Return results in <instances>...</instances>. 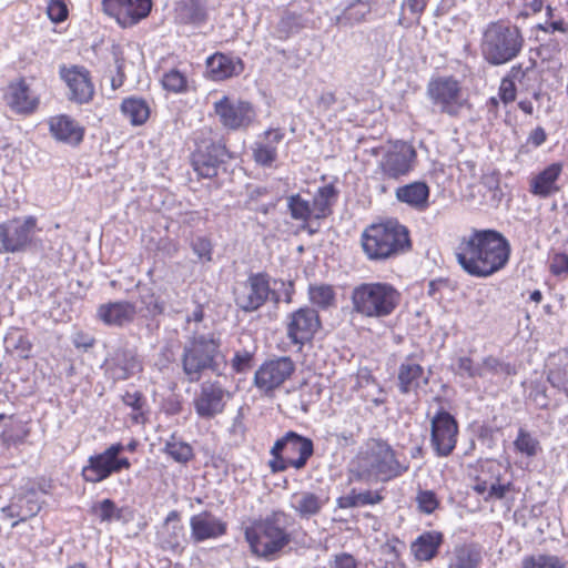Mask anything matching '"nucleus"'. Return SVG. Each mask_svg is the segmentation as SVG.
I'll use <instances>...</instances> for the list:
<instances>
[{"label":"nucleus","mask_w":568,"mask_h":568,"mask_svg":"<svg viewBox=\"0 0 568 568\" xmlns=\"http://www.w3.org/2000/svg\"><path fill=\"white\" fill-rule=\"evenodd\" d=\"M510 243L493 229L471 230L462 236L455 256L462 270L474 277H488L506 266L510 257Z\"/></svg>","instance_id":"f257e3e1"},{"label":"nucleus","mask_w":568,"mask_h":568,"mask_svg":"<svg viewBox=\"0 0 568 568\" xmlns=\"http://www.w3.org/2000/svg\"><path fill=\"white\" fill-rule=\"evenodd\" d=\"M408 469L409 463L400 458L388 442L372 438L353 463L351 473L355 480L371 485L394 480Z\"/></svg>","instance_id":"f03ea898"},{"label":"nucleus","mask_w":568,"mask_h":568,"mask_svg":"<svg viewBox=\"0 0 568 568\" xmlns=\"http://www.w3.org/2000/svg\"><path fill=\"white\" fill-rule=\"evenodd\" d=\"M182 369L190 383H196L204 372L222 375L225 356L221 351V338L214 333L195 334L184 345Z\"/></svg>","instance_id":"7ed1b4c3"},{"label":"nucleus","mask_w":568,"mask_h":568,"mask_svg":"<svg viewBox=\"0 0 568 568\" xmlns=\"http://www.w3.org/2000/svg\"><path fill=\"white\" fill-rule=\"evenodd\" d=\"M291 524V516L281 510L255 520L244 531L252 552L265 559H273L290 544L291 535L287 528Z\"/></svg>","instance_id":"20e7f679"},{"label":"nucleus","mask_w":568,"mask_h":568,"mask_svg":"<svg viewBox=\"0 0 568 568\" xmlns=\"http://www.w3.org/2000/svg\"><path fill=\"white\" fill-rule=\"evenodd\" d=\"M362 246L372 261H384L406 252L410 247L406 226L396 220L373 224L362 234Z\"/></svg>","instance_id":"39448f33"},{"label":"nucleus","mask_w":568,"mask_h":568,"mask_svg":"<svg viewBox=\"0 0 568 568\" xmlns=\"http://www.w3.org/2000/svg\"><path fill=\"white\" fill-rule=\"evenodd\" d=\"M352 312L367 318L389 316L399 305L400 293L387 282H367L351 292Z\"/></svg>","instance_id":"423d86ee"},{"label":"nucleus","mask_w":568,"mask_h":568,"mask_svg":"<svg viewBox=\"0 0 568 568\" xmlns=\"http://www.w3.org/2000/svg\"><path fill=\"white\" fill-rule=\"evenodd\" d=\"M524 38L518 28L504 21L490 22L484 30L480 52L490 65L514 60L521 51Z\"/></svg>","instance_id":"0eeeda50"},{"label":"nucleus","mask_w":568,"mask_h":568,"mask_svg":"<svg viewBox=\"0 0 568 568\" xmlns=\"http://www.w3.org/2000/svg\"><path fill=\"white\" fill-rule=\"evenodd\" d=\"M194 142L195 149L191 155L193 170L203 179L217 176L220 169L232 159V153L206 131L196 133Z\"/></svg>","instance_id":"6e6552de"},{"label":"nucleus","mask_w":568,"mask_h":568,"mask_svg":"<svg viewBox=\"0 0 568 568\" xmlns=\"http://www.w3.org/2000/svg\"><path fill=\"white\" fill-rule=\"evenodd\" d=\"M426 95L434 106L452 118L459 116L467 103L460 82L453 75L432 78L426 87Z\"/></svg>","instance_id":"1a4fd4ad"},{"label":"nucleus","mask_w":568,"mask_h":568,"mask_svg":"<svg viewBox=\"0 0 568 568\" xmlns=\"http://www.w3.org/2000/svg\"><path fill=\"white\" fill-rule=\"evenodd\" d=\"M271 277L265 272L251 273L235 291V304L245 313L260 310L270 298L278 303L280 295L271 288Z\"/></svg>","instance_id":"9d476101"},{"label":"nucleus","mask_w":568,"mask_h":568,"mask_svg":"<svg viewBox=\"0 0 568 568\" xmlns=\"http://www.w3.org/2000/svg\"><path fill=\"white\" fill-rule=\"evenodd\" d=\"M417 160L415 148L404 141H396L378 162L384 179L398 180L414 170Z\"/></svg>","instance_id":"9b49d317"},{"label":"nucleus","mask_w":568,"mask_h":568,"mask_svg":"<svg viewBox=\"0 0 568 568\" xmlns=\"http://www.w3.org/2000/svg\"><path fill=\"white\" fill-rule=\"evenodd\" d=\"M458 424L455 417L440 408L430 420V445L437 457H448L457 444Z\"/></svg>","instance_id":"f8f14e48"},{"label":"nucleus","mask_w":568,"mask_h":568,"mask_svg":"<svg viewBox=\"0 0 568 568\" xmlns=\"http://www.w3.org/2000/svg\"><path fill=\"white\" fill-rule=\"evenodd\" d=\"M102 368L106 378L116 383L128 381L141 373L143 365L133 348L119 346L108 353Z\"/></svg>","instance_id":"ddd939ff"},{"label":"nucleus","mask_w":568,"mask_h":568,"mask_svg":"<svg viewBox=\"0 0 568 568\" xmlns=\"http://www.w3.org/2000/svg\"><path fill=\"white\" fill-rule=\"evenodd\" d=\"M36 231L37 220L33 216L14 219L0 224V252L23 251L31 243Z\"/></svg>","instance_id":"4468645a"},{"label":"nucleus","mask_w":568,"mask_h":568,"mask_svg":"<svg viewBox=\"0 0 568 568\" xmlns=\"http://www.w3.org/2000/svg\"><path fill=\"white\" fill-rule=\"evenodd\" d=\"M214 112L221 124L229 130L246 129L255 119L253 105L247 101L231 99L223 95L214 102Z\"/></svg>","instance_id":"2eb2a0df"},{"label":"nucleus","mask_w":568,"mask_h":568,"mask_svg":"<svg viewBox=\"0 0 568 568\" xmlns=\"http://www.w3.org/2000/svg\"><path fill=\"white\" fill-rule=\"evenodd\" d=\"M60 79L68 88L67 98L77 104H87L94 97V84L88 69L81 65H60Z\"/></svg>","instance_id":"dca6fc26"},{"label":"nucleus","mask_w":568,"mask_h":568,"mask_svg":"<svg viewBox=\"0 0 568 568\" xmlns=\"http://www.w3.org/2000/svg\"><path fill=\"white\" fill-rule=\"evenodd\" d=\"M103 12L122 28H131L145 19L152 10L151 0H102Z\"/></svg>","instance_id":"f3484780"},{"label":"nucleus","mask_w":568,"mask_h":568,"mask_svg":"<svg viewBox=\"0 0 568 568\" xmlns=\"http://www.w3.org/2000/svg\"><path fill=\"white\" fill-rule=\"evenodd\" d=\"M295 372V363L290 356H277L265 361L254 374V384L265 392L274 390Z\"/></svg>","instance_id":"a211bd4d"},{"label":"nucleus","mask_w":568,"mask_h":568,"mask_svg":"<svg viewBox=\"0 0 568 568\" xmlns=\"http://www.w3.org/2000/svg\"><path fill=\"white\" fill-rule=\"evenodd\" d=\"M283 453L291 459V467L303 469L314 454V443L311 438L290 430L278 438L271 448V455Z\"/></svg>","instance_id":"6ab92c4d"},{"label":"nucleus","mask_w":568,"mask_h":568,"mask_svg":"<svg viewBox=\"0 0 568 568\" xmlns=\"http://www.w3.org/2000/svg\"><path fill=\"white\" fill-rule=\"evenodd\" d=\"M230 393L217 381L204 382L193 398V407L202 419H212L224 412Z\"/></svg>","instance_id":"aec40b11"},{"label":"nucleus","mask_w":568,"mask_h":568,"mask_svg":"<svg viewBox=\"0 0 568 568\" xmlns=\"http://www.w3.org/2000/svg\"><path fill=\"white\" fill-rule=\"evenodd\" d=\"M320 326L317 312L311 307H301L288 315L286 335L292 344L302 346L313 338Z\"/></svg>","instance_id":"412c9836"},{"label":"nucleus","mask_w":568,"mask_h":568,"mask_svg":"<svg viewBox=\"0 0 568 568\" xmlns=\"http://www.w3.org/2000/svg\"><path fill=\"white\" fill-rule=\"evenodd\" d=\"M191 539L200 544L210 539H217L227 531V524L211 511L204 510L190 518Z\"/></svg>","instance_id":"4be33fe9"},{"label":"nucleus","mask_w":568,"mask_h":568,"mask_svg":"<svg viewBox=\"0 0 568 568\" xmlns=\"http://www.w3.org/2000/svg\"><path fill=\"white\" fill-rule=\"evenodd\" d=\"M562 170V163L554 162L539 172L531 174L529 178V193L539 199H548L557 194L561 190L559 179Z\"/></svg>","instance_id":"5701e85b"},{"label":"nucleus","mask_w":568,"mask_h":568,"mask_svg":"<svg viewBox=\"0 0 568 568\" xmlns=\"http://www.w3.org/2000/svg\"><path fill=\"white\" fill-rule=\"evenodd\" d=\"M41 509L38 493L30 488L23 493L14 495L11 503L2 508V513L10 518H17L12 523V528L17 527L19 523L26 521L34 517Z\"/></svg>","instance_id":"b1692460"},{"label":"nucleus","mask_w":568,"mask_h":568,"mask_svg":"<svg viewBox=\"0 0 568 568\" xmlns=\"http://www.w3.org/2000/svg\"><path fill=\"white\" fill-rule=\"evenodd\" d=\"M52 138L70 146H78L84 138V128L67 114L51 116L48 121Z\"/></svg>","instance_id":"393cba45"},{"label":"nucleus","mask_w":568,"mask_h":568,"mask_svg":"<svg viewBox=\"0 0 568 568\" xmlns=\"http://www.w3.org/2000/svg\"><path fill=\"white\" fill-rule=\"evenodd\" d=\"M282 129H268L252 146L254 161L264 168H271L277 160V148L284 139Z\"/></svg>","instance_id":"a878e982"},{"label":"nucleus","mask_w":568,"mask_h":568,"mask_svg":"<svg viewBox=\"0 0 568 568\" xmlns=\"http://www.w3.org/2000/svg\"><path fill=\"white\" fill-rule=\"evenodd\" d=\"M158 542L163 550L180 552L185 542L184 526L180 521V514L172 510L168 514L164 523L156 535Z\"/></svg>","instance_id":"bb28decb"},{"label":"nucleus","mask_w":568,"mask_h":568,"mask_svg":"<svg viewBox=\"0 0 568 568\" xmlns=\"http://www.w3.org/2000/svg\"><path fill=\"white\" fill-rule=\"evenodd\" d=\"M113 449L111 445L103 452L89 456L87 465L81 470L85 483L99 484L114 474Z\"/></svg>","instance_id":"cd10ccee"},{"label":"nucleus","mask_w":568,"mask_h":568,"mask_svg":"<svg viewBox=\"0 0 568 568\" xmlns=\"http://www.w3.org/2000/svg\"><path fill=\"white\" fill-rule=\"evenodd\" d=\"M306 20L302 13L290 9L280 11L268 27L270 37L286 41L305 28Z\"/></svg>","instance_id":"c85d7f7f"},{"label":"nucleus","mask_w":568,"mask_h":568,"mask_svg":"<svg viewBox=\"0 0 568 568\" xmlns=\"http://www.w3.org/2000/svg\"><path fill=\"white\" fill-rule=\"evenodd\" d=\"M136 314L135 304L128 301L109 302L99 306L97 315L105 325L122 327Z\"/></svg>","instance_id":"c756f323"},{"label":"nucleus","mask_w":568,"mask_h":568,"mask_svg":"<svg viewBox=\"0 0 568 568\" xmlns=\"http://www.w3.org/2000/svg\"><path fill=\"white\" fill-rule=\"evenodd\" d=\"M8 105L16 113H32L39 103L38 95L23 81L11 83L6 95Z\"/></svg>","instance_id":"7c9ffc66"},{"label":"nucleus","mask_w":568,"mask_h":568,"mask_svg":"<svg viewBox=\"0 0 568 568\" xmlns=\"http://www.w3.org/2000/svg\"><path fill=\"white\" fill-rule=\"evenodd\" d=\"M428 375L419 364L406 361L398 367L397 387L403 395L417 393L419 388L428 384Z\"/></svg>","instance_id":"2f4dec72"},{"label":"nucleus","mask_w":568,"mask_h":568,"mask_svg":"<svg viewBox=\"0 0 568 568\" xmlns=\"http://www.w3.org/2000/svg\"><path fill=\"white\" fill-rule=\"evenodd\" d=\"M206 68L213 80L221 81L240 74L244 65L239 57L216 52L207 58Z\"/></svg>","instance_id":"473e14b6"},{"label":"nucleus","mask_w":568,"mask_h":568,"mask_svg":"<svg viewBox=\"0 0 568 568\" xmlns=\"http://www.w3.org/2000/svg\"><path fill=\"white\" fill-rule=\"evenodd\" d=\"M444 541L443 534L430 530L420 534L410 545V551L418 561H429L435 558Z\"/></svg>","instance_id":"72a5a7b5"},{"label":"nucleus","mask_w":568,"mask_h":568,"mask_svg":"<svg viewBox=\"0 0 568 568\" xmlns=\"http://www.w3.org/2000/svg\"><path fill=\"white\" fill-rule=\"evenodd\" d=\"M483 561V549L470 542L456 546L448 560L447 568H479Z\"/></svg>","instance_id":"f704fd0d"},{"label":"nucleus","mask_w":568,"mask_h":568,"mask_svg":"<svg viewBox=\"0 0 568 568\" xmlns=\"http://www.w3.org/2000/svg\"><path fill=\"white\" fill-rule=\"evenodd\" d=\"M396 199L416 210H424L428 205L429 186L422 181L397 187Z\"/></svg>","instance_id":"c9c22d12"},{"label":"nucleus","mask_w":568,"mask_h":568,"mask_svg":"<svg viewBox=\"0 0 568 568\" xmlns=\"http://www.w3.org/2000/svg\"><path fill=\"white\" fill-rule=\"evenodd\" d=\"M371 13V6L363 0H348L341 12L335 16L334 22L341 28H352L364 21Z\"/></svg>","instance_id":"e433bc0d"},{"label":"nucleus","mask_w":568,"mask_h":568,"mask_svg":"<svg viewBox=\"0 0 568 568\" xmlns=\"http://www.w3.org/2000/svg\"><path fill=\"white\" fill-rule=\"evenodd\" d=\"M4 349L11 356L28 359L31 356L32 343L27 332L18 327H10L3 338Z\"/></svg>","instance_id":"4c0bfd02"},{"label":"nucleus","mask_w":568,"mask_h":568,"mask_svg":"<svg viewBox=\"0 0 568 568\" xmlns=\"http://www.w3.org/2000/svg\"><path fill=\"white\" fill-rule=\"evenodd\" d=\"M291 507L301 518H311L317 515L325 505V500L311 491H301L292 495Z\"/></svg>","instance_id":"58836bf2"},{"label":"nucleus","mask_w":568,"mask_h":568,"mask_svg":"<svg viewBox=\"0 0 568 568\" xmlns=\"http://www.w3.org/2000/svg\"><path fill=\"white\" fill-rule=\"evenodd\" d=\"M338 190L329 183L317 189L313 197L314 217L322 220L333 212V205L338 199Z\"/></svg>","instance_id":"ea45409f"},{"label":"nucleus","mask_w":568,"mask_h":568,"mask_svg":"<svg viewBox=\"0 0 568 568\" xmlns=\"http://www.w3.org/2000/svg\"><path fill=\"white\" fill-rule=\"evenodd\" d=\"M120 110L134 126L144 124L150 116L148 102L138 97L125 98L120 105Z\"/></svg>","instance_id":"a19ab883"},{"label":"nucleus","mask_w":568,"mask_h":568,"mask_svg":"<svg viewBox=\"0 0 568 568\" xmlns=\"http://www.w3.org/2000/svg\"><path fill=\"white\" fill-rule=\"evenodd\" d=\"M163 453L175 463L186 465L194 458L193 447L173 433L164 442Z\"/></svg>","instance_id":"79ce46f5"},{"label":"nucleus","mask_w":568,"mask_h":568,"mask_svg":"<svg viewBox=\"0 0 568 568\" xmlns=\"http://www.w3.org/2000/svg\"><path fill=\"white\" fill-rule=\"evenodd\" d=\"M507 74L515 84H518L525 91L534 89L538 81V72L535 68V62L531 60L527 65L523 63L513 65Z\"/></svg>","instance_id":"37998d69"},{"label":"nucleus","mask_w":568,"mask_h":568,"mask_svg":"<svg viewBox=\"0 0 568 568\" xmlns=\"http://www.w3.org/2000/svg\"><path fill=\"white\" fill-rule=\"evenodd\" d=\"M122 402L132 409L131 417L135 424H143L145 422L146 399L140 390H126L122 395Z\"/></svg>","instance_id":"c03bdc74"},{"label":"nucleus","mask_w":568,"mask_h":568,"mask_svg":"<svg viewBox=\"0 0 568 568\" xmlns=\"http://www.w3.org/2000/svg\"><path fill=\"white\" fill-rule=\"evenodd\" d=\"M514 447L517 453L528 458L536 457L541 450L539 440L523 427L518 429L517 437L514 440Z\"/></svg>","instance_id":"a18cd8bd"},{"label":"nucleus","mask_w":568,"mask_h":568,"mask_svg":"<svg viewBox=\"0 0 568 568\" xmlns=\"http://www.w3.org/2000/svg\"><path fill=\"white\" fill-rule=\"evenodd\" d=\"M480 371L483 372V378L491 375L498 378H506L516 374V368L509 363L499 361L494 356H487L480 363Z\"/></svg>","instance_id":"49530a36"},{"label":"nucleus","mask_w":568,"mask_h":568,"mask_svg":"<svg viewBox=\"0 0 568 568\" xmlns=\"http://www.w3.org/2000/svg\"><path fill=\"white\" fill-rule=\"evenodd\" d=\"M287 209L291 217L295 221L307 222L314 216L313 204L300 194H293L287 197Z\"/></svg>","instance_id":"de8ad7c7"},{"label":"nucleus","mask_w":568,"mask_h":568,"mask_svg":"<svg viewBox=\"0 0 568 568\" xmlns=\"http://www.w3.org/2000/svg\"><path fill=\"white\" fill-rule=\"evenodd\" d=\"M180 18L185 23L200 24L206 19V9L202 0H186L180 8Z\"/></svg>","instance_id":"09e8293b"},{"label":"nucleus","mask_w":568,"mask_h":568,"mask_svg":"<svg viewBox=\"0 0 568 568\" xmlns=\"http://www.w3.org/2000/svg\"><path fill=\"white\" fill-rule=\"evenodd\" d=\"M161 83L168 92L180 94L187 91V77L179 69H170L163 73Z\"/></svg>","instance_id":"8fccbe9b"},{"label":"nucleus","mask_w":568,"mask_h":568,"mask_svg":"<svg viewBox=\"0 0 568 568\" xmlns=\"http://www.w3.org/2000/svg\"><path fill=\"white\" fill-rule=\"evenodd\" d=\"M308 295L311 302L323 310L328 308L335 302V293L331 285H311Z\"/></svg>","instance_id":"3c124183"},{"label":"nucleus","mask_w":568,"mask_h":568,"mask_svg":"<svg viewBox=\"0 0 568 568\" xmlns=\"http://www.w3.org/2000/svg\"><path fill=\"white\" fill-rule=\"evenodd\" d=\"M91 510L102 523H110L122 518V509L118 508L115 503L110 498L94 504Z\"/></svg>","instance_id":"603ef678"},{"label":"nucleus","mask_w":568,"mask_h":568,"mask_svg":"<svg viewBox=\"0 0 568 568\" xmlns=\"http://www.w3.org/2000/svg\"><path fill=\"white\" fill-rule=\"evenodd\" d=\"M565 561L556 556L549 554H539L526 557L523 560V568H565Z\"/></svg>","instance_id":"864d4df0"},{"label":"nucleus","mask_w":568,"mask_h":568,"mask_svg":"<svg viewBox=\"0 0 568 568\" xmlns=\"http://www.w3.org/2000/svg\"><path fill=\"white\" fill-rule=\"evenodd\" d=\"M547 381L552 387L568 396V363H559L551 367L548 372Z\"/></svg>","instance_id":"5fc2aeb1"},{"label":"nucleus","mask_w":568,"mask_h":568,"mask_svg":"<svg viewBox=\"0 0 568 568\" xmlns=\"http://www.w3.org/2000/svg\"><path fill=\"white\" fill-rule=\"evenodd\" d=\"M139 295L140 302L145 306L148 313L156 315L163 312V305L159 302V298L154 295L150 287L139 286Z\"/></svg>","instance_id":"6e6d98bb"},{"label":"nucleus","mask_w":568,"mask_h":568,"mask_svg":"<svg viewBox=\"0 0 568 568\" xmlns=\"http://www.w3.org/2000/svg\"><path fill=\"white\" fill-rule=\"evenodd\" d=\"M456 373L460 376L468 378L480 377L483 378V372L480 371V364H474L473 359L468 356L459 357L457 361Z\"/></svg>","instance_id":"4d7b16f0"},{"label":"nucleus","mask_w":568,"mask_h":568,"mask_svg":"<svg viewBox=\"0 0 568 568\" xmlns=\"http://www.w3.org/2000/svg\"><path fill=\"white\" fill-rule=\"evenodd\" d=\"M416 501L419 510L428 515L434 513L439 505L436 494L432 490L419 491Z\"/></svg>","instance_id":"13d9d810"},{"label":"nucleus","mask_w":568,"mask_h":568,"mask_svg":"<svg viewBox=\"0 0 568 568\" xmlns=\"http://www.w3.org/2000/svg\"><path fill=\"white\" fill-rule=\"evenodd\" d=\"M192 250L194 254L197 255V257L201 261L210 262L212 261V243L209 239L204 236L195 237L191 243Z\"/></svg>","instance_id":"bf43d9fd"},{"label":"nucleus","mask_w":568,"mask_h":568,"mask_svg":"<svg viewBox=\"0 0 568 568\" xmlns=\"http://www.w3.org/2000/svg\"><path fill=\"white\" fill-rule=\"evenodd\" d=\"M510 484H501L499 481V476H496L495 478H490V484L488 488L487 495L484 496L485 501L490 500H500L505 498L506 494L509 491Z\"/></svg>","instance_id":"052dcab7"},{"label":"nucleus","mask_w":568,"mask_h":568,"mask_svg":"<svg viewBox=\"0 0 568 568\" xmlns=\"http://www.w3.org/2000/svg\"><path fill=\"white\" fill-rule=\"evenodd\" d=\"M253 356H254V353L251 351H247V349L235 352V354L231 361L232 368L236 373L246 372L252 366Z\"/></svg>","instance_id":"680f3d73"},{"label":"nucleus","mask_w":568,"mask_h":568,"mask_svg":"<svg viewBox=\"0 0 568 568\" xmlns=\"http://www.w3.org/2000/svg\"><path fill=\"white\" fill-rule=\"evenodd\" d=\"M498 95L504 104H508L516 100L517 88L508 74L501 79Z\"/></svg>","instance_id":"e2e57ef3"},{"label":"nucleus","mask_w":568,"mask_h":568,"mask_svg":"<svg viewBox=\"0 0 568 568\" xmlns=\"http://www.w3.org/2000/svg\"><path fill=\"white\" fill-rule=\"evenodd\" d=\"M51 21L59 23L67 19L68 8L62 0H51L47 8Z\"/></svg>","instance_id":"0e129e2a"},{"label":"nucleus","mask_w":568,"mask_h":568,"mask_svg":"<svg viewBox=\"0 0 568 568\" xmlns=\"http://www.w3.org/2000/svg\"><path fill=\"white\" fill-rule=\"evenodd\" d=\"M111 449H113V467H114V474L120 473L122 469H129L131 467V462L128 457L120 456L124 450L125 447L122 443H114L111 444Z\"/></svg>","instance_id":"69168bd1"},{"label":"nucleus","mask_w":568,"mask_h":568,"mask_svg":"<svg viewBox=\"0 0 568 568\" xmlns=\"http://www.w3.org/2000/svg\"><path fill=\"white\" fill-rule=\"evenodd\" d=\"M550 271L555 275H562L568 273V255L565 253H557L550 261Z\"/></svg>","instance_id":"338daca9"},{"label":"nucleus","mask_w":568,"mask_h":568,"mask_svg":"<svg viewBox=\"0 0 568 568\" xmlns=\"http://www.w3.org/2000/svg\"><path fill=\"white\" fill-rule=\"evenodd\" d=\"M357 560L347 552H341L334 556L332 568H357Z\"/></svg>","instance_id":"774afa93"}]
</instances>
